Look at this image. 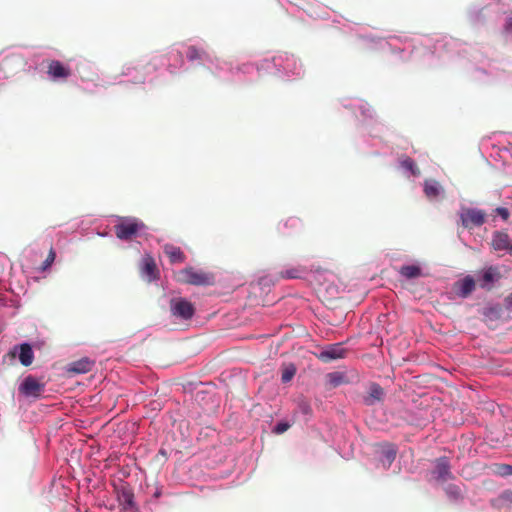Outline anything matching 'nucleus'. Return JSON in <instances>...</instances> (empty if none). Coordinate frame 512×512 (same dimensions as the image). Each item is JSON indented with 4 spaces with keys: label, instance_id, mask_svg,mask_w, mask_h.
Instances as JSON below:
<instances>
[{
    "label": "nucleus",
    "instance_id": "obj_34",
    "mask_svg": "<svg viewBox=\"0 0 512 512\" xmlns=\"http://www.w3.org/2000/svg\"><path fill=\"white\" fill-rule=\"evenodd\" d=\"M506 302L509 307H512V293L507 296Z\"/></svg>",
    "mask_w": 512,
    "mask_h": 512
},
{
    "label": "nucleus",
    "instance_id": "obj_18",
    "mask_svg": "<svg viewBox=\"0 0 512 512\" xmlns=\"http://www.w3.org/2000/svg\"><path fill=\"white\" fill-rule=\"evenodd\" d=\"M307 269L304 266H295L279 272L281 279H301L306 274Z\"/></svg>",
    "mask_w": 512,
    "mask_h": 512
},
{
    "label": "nucleus",
    "instance_id": "obj_21",
    "mask_svg": "<svg viewBox=\"0 0 512 512\" xmlns=\"http://www.w3.org/2000/svg\"><path fill=\"white\" fill-rule=\"evenodd\" d=\"M399 273L406 279H414L421 276V268L417 265H405L400 268Z\"/></svg>",
    "mask_w": 512,
    "mask_h": 512
},
{
    "label": "nucleus",
    "instance_id": "obj_29",
    "mask_svg": "<svg viewBox=\"0 0 512 512\" xmlns=\"http://www.w3.org/2000/svg\"><path fill=\"white\" fill-rule=\"evenodd\" d=\"M384 455H385L387 461L389 462V464H391L396 457V450L391 446L384 451Z\"/></svg>",
    "mask_w": 512,
    "mask_h": 512
},
{
    "label": "nucleus",
    "instance_id": "obj_11",
    "mask_svg": "<svg viewBox=\"0 0 512 512\" xmlns=\"http://www.w3.org/2000/svg\"><path fill=\"white\" fill-rule=\"evenodd\" d=\"M347 350L343 347L342 343H335L324 348L319 354L318 359L323 362H330L337 359H342L346 356Z\"/></svg>",
    "mask_w": 512,
    "mask_h": 512
},
{
    "label": "nucleus",
    "instance_id": "obj_28",
    "mask_svg": "<svg viewBox=\"0 0 512 512\" xmlns=\"http://www.w3.org/2000/svg\"><path fill=\"white\" fill-rule=\"evenodd\" d=\"M298 408L299 410L303 413V414H306V415H309L311 414L312 412V409H311V406L310 404L308 403V401H306L305 399H301L298 403Z\"/></svg>",
    "mask_w": 512,
    "mask_h": 512
},
{
    "label": "nucleus",
    "instance_id": "obj_3",
    "mask_svg": "<svg viewBox=\"0 0 512 512\" xmlns=\"http://www.w3.org/2000/svg\"><path fill=\"white\" fill-rule=\"evenodd\" d=\"M117 501L123 512H139L133 489L128 484L116 487Z\"/></svg>",
    "mask_w": 512,
    "mask_h": 512
},
{
    "label": "nucleus",
    "instance_id": "obj_5",
    "mask_svg": "<svg viewBox=\"0 0 512 512\" xmlns=\"http://www.w3.org/2000/svg\"><path fill=\"white\" fill-rule=\"evenodd\" d=\"M170 310L173 316L183 320L191 319L195 313L194 305L183 298H173L170 301Z\"/></svg>",
    "mask_w": 512,
    "mask_h": 512
},
{
    "label": "nucleus",
    "instance_id": "obj_25",
    "mask_svg": "<svg viewBox=\"0 0 512 512\" xmlns=\"http://www.w3.org/2000/svg\"><path fill=\"white\" fill-rule=\"evenodd\" d=\"M56 253L53 248H50L49 253L45 259V261L42 263L40 270L45 271L47 270L55 261Z\"/></svg>",
    "mask_w": 512,
    "mask_h": 512
},
{
    "label": "nucleus",
    "instance_id": "obj_17",
    "mask_svg": "<svg viewBox=\"0 0 512 512\" xmlns=\"http://www.w3.org/2000/svg\"><path fill=\"white\" fill-rule=\"evenodd\" d=\"M20 65L21 63L18 59L14 57H6L0 64V70L3 71L5 77H10L17 72L16 68Z\"/></svg>",
    "mask_w": 512,
    "mask_h": 512
},
{
    "label": "nucleus",
    "instance_id": "obj_13",
    "mask_svg": "<svg viewBox=\"0 0 512 512\" xmlns=\"http://www.w3.org/2000/svg\"><path fill=\"white\" fill-rule=\"evenodd\" d=\"M95 362L88 357L73 361L67 365L66 371L70 375L84 374L90 372Z\"/></svg>",
    "mask_w": 512,
    "mask_h": 512
},
{
    "label": "nucleus",
    "instance_id": "obj_14",
    "mask_svg": "<svg viewBox=\"0 0 512 512\" xmlns=\"http://www.w3.org/2000/svg\"><path fill=\"white\" fill-rule=\"evenodd\" d=\"M384 395V390L379 384L371 383L368 394L363 397V403L366 406H373L376 403L382 402Z\"/></svg>",
    "mask_w": 512,
    "mask_h": 512
},
{
    "label": "nucleus",
    "instance_id": "obj_15",
    "mask_svg": "<svg viewBox=\"0 0 512 512\" xmlns=\"http://www.w3.org/2000/svg\"><path fill=\"white\" fill-rule=\"evenodd\" d=\"M141 275L147 279L148 282H151L158 277V270L156 267V263L151 256H146L143 258V265L141 268Z\"/></svg>",
    "mask_w": 512,
    "mask_h": 512
},
{
    "label": "nucleus",
    "instance_id": "obj_1",
    "mask_svg": "<svg viewBox=\"0 0 512 512\" xmlns=\"http://www.w3.org/2000/svg\"><path fill=\"white\" fill-rule=\"evenodd\" d=\"M144 228L145 224L137 218L120 217L119 222L114 225V232L119 240L130 241Z\"/></svg>",
    "mask_w": 512,
    "mask_h": 512
},
{
    "label": "nucleus",
    "instance_id": "obj_16",
    "mask_svg": "<svg viewBox=\"0 0 512 512\" xmlns=\"http://www.w3.org/2000/svg\"><path fill=\"white\" fill-rule=\"evenodd\" d=\"M47 73L53 78L66 79L70 76L71 71L68 67L64 66L60 61L52 60L48 64Z\"/></svg>",
    "mask_w": 512,
    "mask_h": 512
},
{
    "label": "nucleus",
    "instance_id": "obj_24",
    "mask_svg": "<svg viewBox=\"0 0 512 512\" xmlns=\"http://www.w3.org/2000/svg\"><path fill=\"white\" fill-rule=\"evenodd\" d=\"M494 472L501 476L512 475V466L508 464H497L495 465Z\"/></svg>",
    "mask_w": 512,
    "mask_h": 512
},
{
    "label": "nucleus",
    "instance_id": "obj_4",
    "mask_svg": "<svg viewBox=\"0 0 512 512\" xmlns=\"http://www.w3.org/2000/svg\"><path fill=\"white\" fill-rule=\"evenodd\" d=\"M462 226L466 229H473L482 226L486 221V213L475 208H465L460 213Z\"/></svg>",
    "mask_w": 512,
    "mask_h": 512
},
{
    "label": "nucleus",
    "instance_id": "obj_8",
    "mask_svg": "<svg viewBox=\"0 0 512 512\" xmlns=\"http://www.w3.org/2000/svg\"><path fill=\"white\" fill-rule=\"evenodd\" d=\"M476 280L471 275L456 281L453 284V292L460 298L469 297L476 288Z\"/></svg>",
    "mask_w": 512,
    "mask_h": 512
},
{
    "label": "nucleus",
    "instance_id": "obj_23",
    "mask_svg": "<svg viewBox=\"0 0 512 512\" xmlns=\"http://www.w3.org/2000/svg\"><path fill=\"white\" fill-rule=\"evenodd\" d=\"M204 55L205 51L196 46H189L187 48L186 57L189 61L201 60Z\"/></svg>",
    "mask_w": 512,
    "mask_h": 512
},
{
    "label": "nucleus",
    "instance_id": "obj_35",
    "mask_svg": "<svg viewBox=\"0 0 512 512\" xmlns=\"http://www.w3.org/2000/svg\"><path fill=\"white\" fill-rule=\"evenodd\" d=\"M289 222H291V226H294V224H295L296 220H294V219H290V220H289Z\"/></svg>",
    "mask_w": 512,
    "mask_h": 512
},
{
    "label": "nucleus",
    "instance_id": "obj_10",
    "mask_svg": "<svg viewBox=\"0 0 512 512\" xmlns=\"http://www.w3.org/2000/svg\"><path fill=\"white\" fill-rule=\"evenodd\" d=\"M43 390L44 385L33 376L26 377L19 386L20 393L26 397H39Z\"/></svg>",
    "mask_w": 512,
    "mask_h": 512
},
{
    "label": "nucleus",
    "instance_id": "obj_12",
    "mask_svg": "<svg viewBox=\"0 0 512 512\" xmlns=\"http://www.w3.org/2000/svg\"><path fill=\"white\" fill-rule=\"evenodd\" d=\"M491 246L496 251H507L512 255V240L506 231H495L492 234Z\"/></svg>",
    "mask_w": 512,
    "mask_h": 512
},
{
    "label": "nucleus",
    "instance_id": "obj_22",
    "mask_svg": "<svg viewBox=\"0 0 512 512\" xmlns=\"http://www.w3.org/2000/svg\"><path fill=\"white\" fill-rule=\"evenodd\" d=\"M402 168L411 172L412 175L416 176L420 174V170L416 166L415 162L410 157H403L400 160Z\"/></svg>",
    "mask_w": 512,
    "mask_h": 512
},
{
    "label": "nucleus",
    "instance_id": "obj_26",
    "mask_svg": "<svg viewBox=\"0 0 512 512\" xmlns=\"http://www.w3.org/2000/svg\"><path fill=\"white\" fill-rule=\"evenodd\" d=\"M296 373V369L293 366L287 367L282 371L281 380L283 383H287L292 380Z\"/></svg>",
    "mask_w": 512,
    "mask_h": 512
},
{
    "label": "nucleus",
    "instance_id": "obj_6",
    "mask_svg": "<svg viewBox=\"0 0 512 512\" xmlns=\"http://www.w3.org/2000/svg\"><path fill=\"white\" fill-rule=\"evenodd\" d=\"M476 284L479 285L480 288L485 290H491L495 282L499 281L501 278V273L496 266H489L488 268L478 272L477 274Z\"/></svg>",
    "mask_w": 512,
    "mask_h": 512
},
{
    "label": "nucleus",
    "instance_id": "obj_20",
    "mask_svg": "<svg viewBox=\"0 0 512 512\" xmlns=\"http://www.w3.org/2000/svg\"><path fill=\"white\" fill-rule=\"evenodd\" d=\"M442 187L440 184L435 180H427L424 184V193L425 195L430 198H436L441 194Z\"/></svg>",
    "mask_w": 512,
    "mask_h": 512
},
{
    "label": "nucleus",
    "instance_id": "obj_7",
    "mask_svg": "<svg viewBox=\"0 0 512 512\" xmlns=\"http://www.w3.org/2000/svg\"><path fill=\"white\" fill-rule=\"evenodd\" d=\"M17 350H19L20 363L23 366H30L34 359V353L32 347L28 343H23L19 346H15L4 356V358L8 357L10 360H14L16 358Z\"/></svg>",
    "mask_w": 512,
    "mask_h": 512
},
{
    "label": "nucleus",
    "instance_id": "obj_27",
    "mask_svg": "<svg viewBox=\"0 0 512 512\" xmlns=\"http://www.w3.org/2000/svg\"><path fill=\"white\" fill-rule=\"evenodd\" d=\"M446 493L453 500H457V499L462 497L461 489L458 486H455V485H449L446 488Z\"/></svg>",
    "mask_w": 512,
    "mask_h": 512
},
{
    "label": "nucleus",
    "instance_id": "obj_2",
    "mask_svg": "<svg viewBox=\"0 0 512 512\" xmlns=\"http://www.w3.org/2000/svg\"><path fill=\"white\" fill-rule=\"evenodd\" d=\"M178 280L191 285H213L215 282L213 274L195 270L192 267L181 270L178 274Z\"/></svg>",
    "mask_w": 512,
    "mask_h": 512
},
{
    "label": "nucleus",
    "instance_id": "obj_31",
    "mask_svg": "<svg viewBox=\"0 0 512 512\" xmlns=\"http://www.w3.org/2000/svg\"><path fill=\"white\" fill-rule=\"evenodd\" d=\"M495 211L503 220H505V221L508 220L509 215H510L508 209H506L504 207H498V208H496Z\"/></svg>",
    "mask_w": 512,
    "mask_h": 512
},
{
    "label": "nucleus",
    "instance_id": "obj_19",
    "mask_svg": "<svg viewBox=\"0 0 512 512\" xmlns=\"http://www.w3.org/2000/svg\"><path fill=\"white\" fill-rule=\"evenodd\" d=\"M164 252L172 263H182L185 260V255L179 247L166 244Z\"/></svg>",
    "mask_w": 512,
    "mask_h": 512
},
{
    "label": "nucleus",
    "instance_id": "obj_9",
    "mask_svg": "<svg viewBox=\"0 0 512 512\" xmlns=\"http://www.w3.org/2000/svg\"><path fill=\"white\" fill-rule=\"evenodd\" d=\"M432 475L438 482H446L453 478L448 458L440 457L435 460Z\"/></svg>",
    "mask_w": 512,
    "mask_h": 512
},
{
    "label": "nucleus",
    "instance_id": "obj_32",
    "mask_svg": "<svg viewBox=\"0 0 512 512\" xmlns=\"http://www.w3.org/2000/svg\"><path fill=\"white\" fill-rule=\"evenodd\" d=\"M329 377L334 386H337L342 382V376L338 373H330Z\"/></svg>",
    "mask_w": 512,
    "mask_h": 512
},
{
    "label": "nucleus",
    "instance_id": "obj_36",
    "mask_svg": "<svg viewBox=\"0 0 512 512\" xmlns=\"http://www.w3.org/2000/svg\"><path fill=\"white\" fill-rule=\"evenodd\" d=\"M159 496H160V492H156L155 497H159Z\"/></svg>",
    "mask_w": 512,
    "mask_h": 512
},
{
    "label": "nucleus",
    "instance_id": "obj_33",
    "mask_svg": "<svg viewBox=\"0 0 512 512\" xmlns=\"http://www.w3.org/2000/svg\"><path fill=\"white\" fill-rule=\"evenodd\" d=\"M504 29L505 31L507 32H511L512 31V16L511 17H508L506 19V23L504 25Z\"/></svg>",
    "mask_w": 512,
    "mask_h": 512
},
{
    "label": "nucleus",
    "instance_id": "obj_30",
    "mask_svg": "<svg viewBox=\"0 0 512 512\" xmlns=\"http://www.w3.org/2000/svg\"><path fill=\"white\" fill-rule=\"evenodd\" d=\"M290 425L286 422H280L278 423L273 431L276 433V434H282L284 433L285 431H287L289 429Z\"/></svg>",
    "mask_w": 512,
    "mask_h": 512
}]
</instances>
